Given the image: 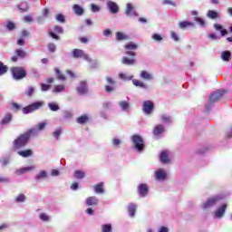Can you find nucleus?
<instances>
[{"label": "nucleus", "mask_w": 232, "mask_h": 232, "mask_svg": "<svg viewBox=\"0 0 232 232\" xmlns=\"http://www.w3.org/2000/svg\"><path fill=\"white\" fill-rule=\"evenodd\" d=\"M34 130H30L27 132L20 135L16 140H14V150H19L26 144H28V140H30V136L32 135V132Z\"/></svg>", "instance_id": "f257e3e1"}, {"label": "nucleus", "mask_w": 232, "mask_h": 232, "mask_svg": "<svg viewBox=\"0 0 232 232\" xmlns=\"http://www.w3.org/2000/svg\"><path fill=\"white\" fill-rule=\"evenodd\" d=\"M14 79L20 81V79H24L26 77V71L23 67H13L11 69Z\"/></svg>", "instance_id": "f03ea898"}, {"label": "nucleus", "mask_w": 232, "mask_h": 232, "mask_svg": "<svg viewBox=\"0 0 232 232\" xmlns=\"http://www.w3.org/2000/svg\"><path fill=\"white\" fill-rule=\"evenodd\" d=\"M44 104V102H35L23 108L22 111H23V113H24V115H26L28 113H33V111L39 110V108H41Z\"/></svg>", "instance_id": "7ed1b4c3"}, {"label": "nucleus", "mask_w": 232, "mask_h": 232, "mask_svg": "<svg viewBox=\"0 0 232 232\" xmlns=\"http://www.w3.org/2000/svg\"><path fill=\"white\" fill-rule=\"evenodd\" d=\"M132 141L135 144L136 149L138 151H142L144 150V141L142 140V138L139 135H134L132 137Z\"/></svg>", "instance_id": "20e7f679"}, {"label": "nucleus", "mask_w": 232, "mask_h": 232, "mask_svg": "<svg viewBox=\"0 0 232 232\" xmlns=\"http://www.w3.org/2000/svg\"><path fill=\"white\" fill-rule=\"evenodd\" d=\"M73 57H75L76 59H79V57H82L85 61H90V57L86 53H84V51L81 49H75L73 51Z\"/></svg>", "instance_id": "39448f33"}, {"label": "nucleus", "mask_w": 232, "mask_h": 232, "mask_svg": "<svg viewBox=\"0 0 232 232\" xmlns=\"http://www.w3.org/2000/svg\"><path fill=\"white\" fill-rule=\"evenodd\" d=\"M143 111L150 115L153 111V102L151 101L144 102L143 103Z\"/></svg>", "instance_id": "423d86ee"}, {"label": "nucleus", "mask_w": 232, "mask_h": 232, "mask_svg": "<svg viewBox=\"0 0 232 232\" xmlns=\"http://www.w3.org/2000/svg\"><path fill=\"white\" fill-rule=\"evenodd\" d=\"M223 95L224 91H217L210 95V102H215L216 101H218V99H220V97H222Z\"/></svg>", "instance_id": "0eeeda50"}, {"label": "nucleus", "mask_w": 232, "mask_h": 232, "mask_svg": "<svg viewBox=\"0 0 232 232\" xmlns=\"http://www.w3.org/2000/svg\"><path fill=\"white\" fill-rule=\"evenodd\" d=\"M126 15H134L137 17V12H135L134 7L131 5V4H127V9L125 11Z\"/></svg>", "instance_id": "6e6552de"}, {"label": "nucleus", "mask_w": 232, "mask_h": 232, "mask_svg": "<svg viewBox=\"0 0 232 232\" xmlns=\"http://www.w3.org/2000/svg\"><path fill=\"white\" fill-rule=\"evenodd\" d=\"M139 193L141 197H146L148 195V185L140 184L139 186Z\"/></svg>", "instance_id": "1a4fd4ad"}, {"label": "nucleus", "mask_w": 232, "mask_h": 232, "mask_svg": "<svg viewBox=\"0 0 232 232\" xmlns=\"http://www.w3.org/2000/svg\"><path fill=\"white\" fill-rule=\"evenodd\" d=\"M107 5L112 14H117V12H119V5H117V4L113 2H108Z\"/></svg>", "instance_id": "9d476101"}, {"label": "nucleus", "mask_w": 232, "mask_h": 232, "mask_svg": "<svg viewBox=\"0 0 232 232\" xmlns=\"http://www.w3.org/2000/svg\"><path fill=\"white\" fill-rule=\"evenodd\" d=\"M160 159L163 164H168V162H169V158L168 157V151L166 150L162 151L160 156Z\"/></svg>", "instance_id": "9b49d317"}, {"label": "nucleus", "mask_w": 232, "mask_h": 232, "mask_svg": "<svg viewBox=\"0 0 232 232\" xmlns=\"http://www.w3.org/2000/svg\"><path fill=\"white\" fill-rule=\"evenodd\" d=\"M156 179L157 180H164L166 179V171L164 169H160L156 172Z\"/></svg>", "instance_id": "f8f14e48"}, {"label": "nucleus", "mask_w": 232, "mask_h": 232, "mask_svg": "<svg viewBox=\"0 0 232 232\" xmlns=\"http://www.w3.org/2000/svg\"><path fill=\"white\" fill-rule=\"evenodd\" d=\"M88 92V89L86 88V82H82L80 83V87L78 88V92L80 95H84Z\"/></svg>", "instance_id": "ddd939ff"}, {"label": "nucleus", "mask_w": 232, "mask_h": 232, "mask_svg": "<svg viewBox=\"0 0 232 232\" xmlns=\"http://www.w3.org/2000/svg\"><path fill=\"white\" fill-rule=\"evenodd\" d=\"M217 200H218V198H209L205 204H204V208H211V206H215V204L217 203Z\"/></svg>", "instance_id": "4468645a"}, {"label": "nucleus", "mask_w": 232, "mask_h": 232, "mask_svg": "<svg viewBox=\"0 0 232 232\" xmlns=\"http://www.w3.org/2000/svg\"><path fill=\"white\" fill-rule=\"evenodd\" d=\"M226 208H227V205H223L220 208H218L216 211V217L217 218H220L226 213Z\"/></svg>", "instance_id": "2eb2a0df"}, {"label": "nucleus", "mask_w": 232, "mask_h": 232, "mask_svg": "<svg viewBox=\"0 0 232 232\" xmlns=\"http://www.w3.org/2000/svg\"><path fill=\"white\" fill-rule=\"evenodd\" d=\"M140 77H141V79H145V81H151V79H153V75H151L147 71H142L140 72Z\"/></svg>", "instance_id": "dca6fc26"}, {"label": "nucleus", "mask_w": 232, "mask_h": 232, "mask_svg": "<svg viewBox=\"0 0 232 232\" xmlns=\"http://www.w3.org/2000/svg\"><path fill=\"white\" fill-rule=\"evenodd\" d=\"M214 28L215 30H218L221 33V35L224 37V35H227V30L223 29L222 25L218 24H214Z\"/></svg>", "instance_id": "f3484780"}, {"label": "nucleus", "mask_w": 232, "mask_h": 232, "mask_svg": "<svg viewBox=\"0 0 232 232\" xmlns=\"http://www.w3.org/2000/svg\"><path fill=\"white\" fill-rule=\"evenodd\" d=\"M32 169H35V166L24 167L17 170L18 175H23V173H26V171H32Z\"/></svg>", "instance_id": "a211bd4d"}, {"label": "nucleus", "mask_w": 232, "mask_h": 232, "mask_svg": "<svg viewBox=\"0 0 232 232\" xmlns=\"http://www.w3.org/2000/svg\"><path fill=\"white\" fill-rule=\"evenodd\" d=\"M97 202V198L95 197H90L86 199L87 206H96Z\"/></svg>", "instance_id": "6ab92c4d"}, {"label": "nucleus", "mask_w": 232, "mask_h": 232, "mask_svg": "<svg viewBox=\"0 0 232 232\" xmlns=\"http://www.w3.org/2000/svg\"><path fill=\"white\" fill-rule=\"evenodd\" d=\"M73 10L77 15H82V14L84 13V10L79 5H74Z\"/></svg>", "instance_id": "aec40b11"}, {"label": "nucleus", "mask_w": 232, "mask_h": 232, "mask_svg": "<svg viewBox=\"0 0 232 232\" xmlns=\"http://www.w3.org/2000/svg\"><path fill=\"white\" fill-rule=\"evenodd\" d=\"M104 183H99L94 187V190L96 193H104V188H103Z\"/></svg>", "instance_id": "412c9836"}, {"label": "nucleus", "mask_w": 232, "mask_h": 232, "mask_svg": "<svg viewBox=\"0 0 232 232\" xmlns=\"http://www.w3.org/2000/svg\"><path fill=\"white\" fill-rule=\"evenodd\" d=\"M18 153L21 155V157H24V158L32 157L33 155L32 150H22V151H19Z\"/></svg>", "instance_id": "4be33fe9"}, {"label": "nucleus", "mask_w": 232, "mask_h": 232, "mask_svg": "<svg viewBox=\"0 0 232 232\" xmlns=\"http://www.w3.org/2000/svg\"><path fill=\"white\" fill-rule=\"evenodd\" d=\"M137 209V206L133 204L129 205V214L130 217H135V211Z\"/></svg>", "instance_id": "5701e85b"}, {"label": "nucleus", "mask_w": 232, "mask_h": 232, "mask_svg": "<svg viewBox=\"0 0 232 232\" xmlns=\"http://www.w3.org/2000/svg\"><path fill=\"white\" fill-rule=\"evenodd\" d=\"M179 25V28L184 29V28H188V26H194V24L191 22L184 21V22H180Z\"/></svg>", "instance_id": "b1692460"}, {"label": "nucleus", "mask_w": 232, "mask_h": 232, "mask_svg": "<svg viewBox=\"0 0 232 232\" xmlns=\"http://www.w3.org/2000/svg\"><path fill=\"white\" fill-rule=\"evenodd\" d=\"M116 39L117 41H124L128 39V35L124 34L123 33L118 32L116 33Z\"/></svg>", "instance_id": "393cba45"}, {"label": "nucleus", "mask_w": 232, "mask_h": 232, "mask_svg": "<svg viewBox=\"0 0 232 232\" xmlns=\"http://www.w3.org/2000/svg\"><path fill=\"white\" fill-rule=\"evenodd\" d=\"M223 61H229L231 57V53L229 51H225L221 53Z\"/></svg>", "instance_id": "a878e982"}, {"label": "nucleus", "mask_w": 232, "mask_h": 232, "mask_svg": "<svg viewBox=\"0 0 232 232\" xmlns=\"http://www.w3.org/2000/svg\"><path fill=\"white\" fill-rule=\"evenodd\" d=\"M122 63L123 64H128V65L135 64V59H130V58H127V57H123L122 58Z\"/></svg>", "instance_id": "bb28decb"}, {"label": "nucleus", "mask_w": 232, "mask_h": 232, "mask_svg": "<svg viewBox=\"0 0 232 232\" xmlns=\"http://www.w3.org/2000/svg\"><path fill=\"white\" fill-rule=\"evenodd\" d=\"M208 17L210 19H217V17H218V13L217 11L209 10L208 12Z\"/></svg>", "instance_id": "cd10ccee"}, {"label": "nucleus", "mask_w": 232, "mask_h": 232, "mask_svg": "<svg viewBox=\"0 0 232 232\" xmlns=\"http://www.w3.org/2000/svg\"><path fill=\"white\" fill-rule=\"evenodd\" d=\"M164 131V127L162 125H158L154 129V135H160Z\"/></svg>", "instance_id": "c85d7f7f"}, {"label": "nucleus", "mask_w": 232, "mask_h": 232, "mask_svg": "<svg viewBox=\"0 0 232 232\" xmlns=\"http://www.w3.org/2000/svg\"><path fill=\"white\" fill-rule=\"evenodd\" d=\"M53 93H61V92H64V85H56L53 90Z\"/></svg>", "instance_id": "c756f323"}, {"label": "nucleus", "mask_w": 232, "mask_h": 232, "mask_svg": "<svg viewBox=\"0 0 232 232\" xmlns=\"http://www.w3.org/2000/svg\"><path fill=\"white\" fill-rule=\"evenodd\" d=\"M78 124H84V122H88V116L83 115L77 119Z\"/></svg>", "instance_id": "7c9ffc66"}, {"label": "nucleus", "mask_w": 232, "mask_h": 232, "mask_svg": "<svg viewBox=\"0 0 232 232\" xmlns=\"http://www.w3.org/2000/svg\"><path fill=\"white\" fill-rule=\"evenodd\" d=\"M55 72L57 75V79H59V81H66V77L61 73V71H59L58 68L55 69Z\"/></svg>", "instance_id": "2f4dec72"}, {"label": "nucleus", "mask_w": 232, "mask_h": 232, "mask_svg": "<svg viewBox=\"0 0 232 232\" xmlns=\"http://www.w3.org/2000/svg\"><path fill=\"white\" fill-rule=\"evenodd\" d=\"M126 50H137L138 46L136 44L129 43L125 45Z\"/></svg>", "instance_id": "473e14b6"}, {"label": "nucleus", "mask_w": 232, "mask_h": 232, "mask_svg": "<svg viewBox=\"0 0 232 232\" xmlns=\"http://www.w3.org/2000/svg\"><path fill=\"white\" fill-rule=\"evenodd\" d=\"M48 106L52 111H57V110H59V105L55 102L48 103Z\"/></svg>", "instance_id": "72a5a7b5"}, {"label": "nucleus", "mask_w": 232, "mask_h": 232, "mask_svg": "<svg viewBox=\"0 0 232 232\" xmlns=\"http://www.w3.org/2000/svg\"><path fill=\"white\" fill-rule=\"evenodd\" d=\"M8 71V67L3 64V63L0 62V75H5L6 72Z\"/></svg>", "instance_id": "f704fd0d"}, {"label": "nucleus", "mask_w": 232, "mask_h": 232, "mask_svg": "<svg viewBox=\"0 0 232 232\" xmlns=\"http://www.w3.org/2000/svg\"><path fill=\"white\" fill-rule=\"evenodd\" d=\"M132 82H133L134 86H139L140 88H146V85L141 81L133 80Z\"/></svg>", "instance_id": "c9c22d12"}, {"label": "nucleus", "mask_w": 232, "mask_h": 232, "mask_svg": "<svg viewBox=\"0 0 232 232\" xmlns=\"http://www.w3.org/2000/svg\"><path fill=\"white\" fill-rule=\"evenodd\" d=\"M12 121V114H6L2 121V124H8Z\"/></svg>", "instance_id": "e433bc0d"}, {"label": "nucleus", "mask_w": 232, "mask_h": 232, "mask_svg": "<svg viewBox=\"0 0 232 232\" xmlns=\"http://www.w3.org/2000/svg\"><path fill=\"white\" fill-rule=\"evenodd\" d=\"M15 53L18 57H21V59H24V57H26V53H24V51L21 50V49H17L15 51Z\"/></svg>", "instance_id": "4c0bfd02"}, {"label": "nucleus", "mask_w": 232, "mask_h": 232, "mask_svg": "<svg viewBox=\"0 0 232 232\" xmlns=\"http://www.w3.org/2000/svg\"><path fill=\"white\" fill-rule=\"evenodd\" d=\"M74 178L75 179H84V172H82L81 170H76L74 172Z\"/></svg>", "instance_id": "58836bf2"}, {"label": "nucleus", "mask_w": 232, "mask_h": 232, "mask_svg": "<svg viewBox=\"0 0 232 232\" xmlns=\"http://www.w3.org/2000/svg\"><path fill=\"white\" fill-rule=\"evenodd\" d=\"M28 4L26 3L21 4L19 5V10H21L22 12H28Z\"/></svg>", "instance_id": "ea45409f"}, {"label": "nucleus", "mask_w": 232, "mask_h": 232, "mask_svg": "<svg viewBox=\"0 0 232 232\" xmlns=\"http://www.w3.org/2000/svg\"><path fill=\"white\" fill-rule=\"evenodd\" d=\"M39 179H46V171L42 170L38 175H36V179L39 180Z\"/></svg>", "instance_id": "a19ab883"}, {"label": "nucleus", "mask_w": 232, "mask_h": 232, "mask_svg": "<svg viewBox=\"0 0 232 232\" xmlns=\"http://www.w3.org/2000/svg\"><path fill=\"white\" fill-rule=\"evenodd\" d=\"M120 106L124 111H126V110H128V108H130V104L126 102H120Z\"/></svg>", "instance_id": "79ce46f5"}, {"label": "nucleus", "mask_w": 232, "mask_h": 232, "mask_svg": "<svg viewBox=\"0 0 232 232\" xmlns=\"http://www.w3.org/2000/svg\"><path fill=\"white\" fill-rule=\"evenodd\" d=\"M102 232H111V225H103Z\"/></svg>", "instance_id": "37998d69"}, {"label": "nucleus", "mask_w": 232, "mask_h": 232, "mask_svg": "<svg viewBox=\"0 0 232 232\" xmlns=\"http://www.w3.org/2000/svg\"><path fill=\"white\" fill-rule=\"evenodd\" d=\"M40 218H41V220H44V222H47L48 220H50V217L48 215H46L45 213L41 214Z\"/></svg>", "instance_id": "c03bdc74"}, {"label": "nucleus", "mask_w": 232, "mask_h": 232, "mask_svg": "<svg viewBox=\"0 0 232 232\" xmlns=\"http://www.w3.org/2000/svg\"><path fill=\"white\" fill-rule=\"evenodd\" d=\"M24 200H26V197H24V195H23V194H20L16 198V202H24Z\"/></svg>", "instance_id": "a18cd8bd"}, {"label": "nucleus", "mask_w": 232, "mask_h": 232, "mask_svg": "<svg viewBox=\"0 0 232 232\" xmlns=\"http://www.w3.org/2000/svg\"><path fill=\"white\" fill-rule=\"evenodd\" d=\"M11 108H12V110H14L15 111H17V110H21V105H19V104H17L15 102H13L11 104Z\"/></svg>", "instance_id": "49530a36"}, {"label": "nucleus", "mask_w": 232, "mask_h": 232, "mask_svg": "<svg viewBox=\"0 0 232 232\" xmlns=\"http://www.w3.org/2000/svg\"><path fill=\"white\" fill-rule=\"evenodd\" d=\"M195 21H196L197 23H198L201 26H206V22H204V21L202 20V18H200V17H196V18H195Z\"/></svg>", "instance_id": "de8ad7c7"}, {"label": "nucleus", "mask_w": 232, "mask_h": 232, "mask_svg": "<svg viewBox=\"0 0 232 232\" xmlns=\"http://www.w3.org/2000/svg\"><path fill=\"white\" fill-rule=\"evenodd\" d=\"M6 28H7V30H14V28H15V24H14L12 22H8L6 24Z\"/></svg>", "instance_id": "09e8293b"}, {"label": "nucleus", "mask_w": 232, "mask_h": 232, "mask_svg": "<svg viewBox=\"0 0 232 232\" xmlns=\"http://www.w3.org/2000/svg\"><path fill=\"white\" fill-rule=\"evenodd\" d=\"M34 87H30L28 91L25 92V94L28 95L29 97H32V95H34Z\"/></svg>", "instance_id": "8fccbe9b"}, {"label": "nucleus", "mask_w": 232, "mask_h": 232, "mask_svg": "<svg viewBox=\"0 0 232 232\" xmlns=\"http://www.w3.org/2000/svg\"><path fill=\"white\" fill-rule=\"evenodd\" d=\"M152 39H154V41H162V36H160V34H153L152 35Z\"/></svg>", "instance_id": "3c124183"}, {"label": "nucleus", "mask_w": 232, "mask_h": 232, "mask_svg": "<svg viewBox=\"0 0 232 232\" xmlns=\"http://www.w3.org/2000/svg\"><path fill=\"white\" fill-rule=\"evenodd\" d=\"M24 20L25 21V23H32V21H34V18H32V15H25L24 17Z\"/></svg>", "instance_id": "603ef678"}, {"label": "nucleus", "mask_w": 232, "mask_h": 232, "mask_svg": "<svg viewBox=\"0 0 232 232\" xmlns=\"http://www.w3.org/2000/svg\"><path fill=\"white\" fill-rule=\"evenodd\" d=\"M56 20H58L60 23H64V15L63 14H57Z\"/></svg>", "instance_id": "864d4df0"}, {"label": "nucleus", "mask_w": 232, "mask_h": 232, "mask_svg": "<svg viewBox=\"0 0 232 232\" xmlns=\"http://www.w3.org/2000/svg\"><path fill=\"white\" fill-rule=\"evenodd\" d=\"M48 90H50V85L43 83L42 84V91L43 92H48Z\"/></svg>", "instance_id": "5fc2aeb1"}, {"label": "nucleus", "mask_w": 232, "mask_h": 232, "mask_svg": "<svg viewBox=\"0 0 232 232\" xmlns=\"http://www.w3.org/2000/svg\"><path fill=\"white\" fill-rule=\"evenodd\" d=\"M101 8H99V5H95L94 4L92 5V12H99Z\"/></svg>", "instance_id": "6e6d98bb"}, {"label": "nucleus", "mask_w": 232, "mask_h": 232, "mask_svg": "<svg viewBox=\"0 0 232 232\" xmlns=\"http://www.w3.org/2000/svg\"><path fill=\"white\" fill-rule=\"evenodd\" d=\"M54 32H56V34H63V27L55 26Z\"/></svg>", "instance_id": "4d7b16f0"}, {"label": "nucleus", "mask_w": 232, "mask_h": 232, "mask_svg": "<svg viewBox=\"0 0 232 232\" xmlns=\"http://www.w3.org/2000/svg\"><path fill=\"white\" fill-rule=\"evenodd\" d=\"M120 79H124V80H126V79H129V80H131V79H133V76H130V77H126V74H124V73H120Z\"/></svg>", "instance_id": "13d9d810"}, {"label": "nucleus", "mask_w": 232, "mask_h": 232, "mask_svg": "<svg viewBox=\"0 0 232 232\" xmlns=\"http://www.w3.org/2000/svg\"><path fill=\"white\" fill-rule=\"evenodd\" d=\"M48 48H49L50 52H55V44H50L48 45Z\"/></svg>", "instance_id": "bf43d9fd"}, {"label": "nucleus", "mask_w": 232, "mask_h": 232, "mask_svg": "<svg viewBox=\"0 0 232 232\" xmlns=\"http://www.w3.org/2000/svg\"><path fill=\"white\" fill-rule=\"evenodd\" d=\"M171 37L174 39V41H179V36L175 32H171Z\"/></svg>", "instance_id": "052dcab7"}, {"label": "nucleus", "mask_w": 232, "mask_h": 232, "mask_svg": "<svg viewBox=\"0 0 232 232\" xmlns=\"http://www.w3.org/2000/svg\"><path fill=\"white\" fill-rule=\"evenodd\" d=\"M45 126H46V123L42 122V123L38 124L37 128H38V130H44Z\"/></svg>", "instance_id": "680f3d73"}, {"label": "nucleus", "mask_w": 232, "mask_h": 232, "mask_svg": "<svg viewBox=\"0 0 232 232\" xmlns=\"http://www.w3.org/2000/svg\"><path fill=\"white\" fill-rule=\"evenodd\" d=\"M51 175L53 177H57V175H59V170L57 169H53L52 172H51Z\"/></svg>", "instance_id": "e2e57ef3"}, {"label": "nucleus", "mask_w": 232, "mask_h": 232, "mask_svg": "<svg viewBox=\"0 0 232 232\" xmlns=\"http://www.w3.org/2000/svg\"><path fill=\"white\" fill-rule=\"evenodd\" d=\"M103 34H104L106 37H108L109 35L111 34V31H110V29H107V30H105V31L103 32Z\"/></svg>", "instance_id": "0e129e2a"}, {"label": "nucleus", "mask_w": 232, "mask_h": 232, "mask_svg": "<svg viewBox=\"0 0 232 232\" xmlns=\"http://www.w3.org/2000/svg\"><path fill=\"white\" fill-rule=\"evenodd\" d=\"M163 122H169V116H162Z\"/></svg>", "instance_id": "69168bd1"}, {"label": "nucleus", "mask_w": 232, "mask_h": 232, "mask_svg": "<svg viewBox=\"0 0 232 232\" xmlns=\"http://www.w3.org/2000/svg\"><path fill=\"white\" fill-rule=\"evenodd\" d=\"M59 135H61V130H57L53 132L54 137H59Z\"/></svg>", "instance_id": "338daca9"}, {"label": "nucleus", "mask_w": 232, "mask_h": 232, "mask_svg": "<svg viewBox=\"0 0 232 232\" xmlns=\"http://www.w3.org/2000/svg\"><path fill=\"white\" fill-rule=\"evenodd\" d=\"M160 232H168V227H162L160 230Z\"/></svg>", "instance_id": "774afa93"}]
</instances>
